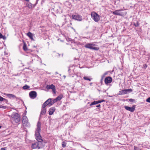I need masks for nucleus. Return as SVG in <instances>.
<instances>
[{
	"mask_svg": "<svg viewBox=\"0 0 150 150\" xmlns=\"http://www.w3.org/2000/svg\"><path fill=\"white\" fill-rule=\"evenodd\" d=\"M134 25L135 27H138L139 26V24L138 23V22H137V23H134Z\"/></svg>",
	"mask_w": 150,
	"mask_h": 150,
	"instance_id": "32",
	"label": "nucleus"
},
{
	"mask_svg": "<svg viewBox=\"0 0 150 150\" xmlns=\"http://www.w3.org/2000/svg\"><path fill=\"white\" fill-rule=\"evenodd\" d=\"M1 38H2L3 39L5 40L6 39V37L5 35H2Z\"/></svg>",
	"mask_w": 150,
	"mask_h": 150,
	"instance_id": "35",
	"label": "nucleus"
},
{
	"mask_svg": "<svg viewBox=\"0 0 150 150\" xmlns=\"http://www.w3.org/2000/svg\"><path fill=\"white\" fill-rule=\"evenodd\" d=\"M6 148H5V147L2 148L0 150H6Z\"/></svg>",
	"mask_w": 150,
	"mask_h": 150,
	"instance_id": "37",
	"label": "nucleus"
},
{
	"mask_svg": "<svg viewBox=\"0 0 150 150\" xmlns=\"http://www.w3.org/2000/svg\"><path fill=\"white\" fill-rule=\"evenodd\" d=\"M125 108L127 110L131 112H133L135 110V106L134 105L132 107L125 106H124Z\"/></svg>",
	"mask_w": 150,
	"mask_h": 150,
	"instance_id": "12",
	"label": "nucleus"
},
{
	"mask_svg": "<svg viewBox=\"0 0 150 150\" xmlns=\"http://www.w3.org/2000/svg\"><path fill=\"white\" fill-rule=\"evenodd\" d=\"M37 128L36 129L35 132V139L37 142H42L43 140L42 139V137L40 135V133L41 131V123L40 122H38L37 123Z\"/></svg>",
	"mask_w": 150,
	"mask_h": 150,
	"instance_id": "1",
	"label": "nucleus"
},
{
	"mask_svg": "<svg viewBox=\"0 0 150 150\" xmlns=\"http://www.w3.org/2000/svg\"><path fill=\"white\" fill-rule=\"evenodd\" d=\"M46 88L48 90L52 89L54 93L55 94L56 93V88L53 84L47 85L46 86Z\"/></svg>",
	"mask_w": 150,
	"mask_h": 150,
	"instance_id": "9",
	"label": "nucleus"
},
{
	"mask_svg": "<svg viewBox=\"0 0 150 150\" xmlns=\"http://www.w3.org/2000/svg\"><path fill=\"white\" fill-rule=\"evenodd\" d=\"M38 146L37 142H36L35 143L32 144L31 146V147L33 149H38Z\"/></svg>",
	"mask_w": 150,
	"mask_h": 150,
	"instance_id": "15",
	"label": "nucleus"
},
{
	"mask_svg": "<svg viewBox=\"0 0 150 150\" xmlns=\"http://www.w3.org/2000/svg\"><path fill=\"white\" fill-rule=\"evenodd\" d=\"M26 6L30 8H31L32 7V4L30 3H28L26 4Z\"/></svg>",
	"mask_w": 150,
	"mask_h": 150,
	"instance_id": "22",
	"label": "nucleus"
},
{
	"mask_svg": "<svg viewBox=\"0 0 150 150\" xmlns=\"http://www.w3.org/2000/svg\"><path fill=\"white\" fill-rule=\"evenodd\" d=\"M96 107L99 108L100 107V104H99L96 106Z\"/></svg>",
	"mask_w": 150,
	"mask_h": 150,
	"instance_id": "38",
	"label": "nucleus"
},
{
	"mask_svg": "<svg viewBox=\"0 0 150 150\" xmlns=\"http://www.w3.org/2000/svg\"><path fill=\"white\" fill-rule=\"evenodd\" d=\"M63 96L62 95H60L57 96L56 98L57 101L60 100L62 98Z\"/></svg>",
	"mask_w": 150,
	"mask_h": 150,
	"instance_id": "19",
	"label": "nucleus"
},
{
	"mask_svg": "<svg viewBox=\"0 0 150 150\" xmlns=\"http://www.w3.org/2000/svg\"><path fill=\"white\" fill-rule=\"evenodd\" d=\"M8 116L11 117L12 119L16 123L19 122L21 120L20 115L16 112H13L11 115H8Z\"/></svg>",
	"mask_w": 150,
	"mask_h": 150,
	"instance_id": "2",
	"label": "nucleus"
},
{
	"mask_svg": "<svg viewBox=\"0 0 150 150\" xmlns=\"http://www.w3.org/2000/svg\"><path fill=\"white\" fill-rule=\"evenodd\" d=\"M26 35L30 38L31 40H34L33 38V34H32L30 32H28L26 34Z\"/></svg>",
	"mask_w": 150,
	"mask_h": 150,
	"instance_id": "16",
	"label": "nucleus"
},
{
	"mask_svg": "<svg viewBox=\"0 0 150 150\" xmlns=\"http://www.w3.org/2000/svg\"><path fill=\"white\" fill-rule=\"evenodd\" d=\"M3 35L1 33H0V38H1L2 37Z\"/></svg>",
	"mask_w": 150,
	"mask_h": 150,
	"instance_id": "39",
	"label": "nucleus"
},
{
	"mask_svg": "<svg viewBox=\"0 0 150 150\" xmlns=\"http://www.w3.org/2000/svg\"><path fill=\"white\" fill-rule=\"evenodd\" d=\"M71 18L72 19L78 21H81L82 20L81 17L78 14L72 15Z\"/></svg>",
	"mask_w": 150,
	"mask_h": 150,
	"instance_id": "10",
	"label": "nucleus"
},
{
	"mask_svg": "<svg viewBox=\"0 0 150 150\" xmlns=\"http://www.w3.org/2000/svg\"><path fill=\"white\" fill-rule=\"evenodd\" d=\"M57 102V101L56 100V99H51V105H52V104H54V103H56Z\"/></svg>",
	"mask_w": 150,
	"mask_h": 150,
	"instance_id": "21",
	"label": "nucleus"
},
{
	"mask_svg": "<svg viewBox=\"0 0 150 150\" xmlns=\"http://www.w3.org/2000/svg\"><path fill=\"white\" fill-rule=\"evenodd\" d=\"M29 95L32 99L35 98L37 96L36 92L35 91H31L29 93Z\"/></svg>",
	"mask_w": 150,
	"mask_h": 150,
	"instance_id": "11",
	"label": "nucleus"
},
{
	"mask_svg": "<svg viewBox=\"0 0 150 150\" xmlns=\"http://www.w3.org/2000/svg\"><path fill=\"white\" fill-rule=\"evenodd\" d=\"M91 17L96 22H98L100 19V16L98 14L94 11L91 12Z\"/></svg>",
	"mask_w": 150,
	"mask_h": 150,
	"instance_id": "5",
	"label": "nucleus"
},
{
	"mask_svg": "<svg viewBox=\"0 0 150 150\" xmlns=\"http://www.w3.org/2000/svg\"><path fill=\"white\" fill-rule=\"evenodd\" d=\"M1 126H0V129L1 128Z\"/></svg>",
	"mask_w": 150,
	"mask_h": 150,
	"instance_id": "41",
	"label": "nucleus"
},
{
	"mask_svg": "<svg viewBox=\"0 0 150 150\" xmlns=\"http://www.w3.org/2000/svg\"><path fill=\"white\" fill-rule=\"evenodd\" d=\"M23 49L25 51H26L27 50L26 46L25 45H23Z\"/></svg>",
	"mask_w": 150,
	"mask_h": 150,
	"instance_id": "26",
	"label": "nucleus"
},
{
	"mask_svg": "<svg viewBox=\"0 0 150 150\" xmlns=\"http://www.w3.org/2000/svg\"><path fill=\"white\" fill-rule=\"evenodd\" d=\"M129 101L130 102H133L134 101V100L132 99H130Z\"/></svg>",
	"mask_w": 150,
	"mask_h": 150,
	"instance_id": "36",
	"label": "nucleus"
},
{
	"mask_svg": "<svg viewBox=\"0 0 150 150\" xmlns=\"http://www.w3.org/2000/svg\"><path fill=\"white\" fill-rule=\"evenodd\" d=\"M147 66L146 65L145 66V67H147Z\"/></svg>",
	"mask_w": 150,
	"mask_h": 150,
	"instance_id": "42",
	"label": "nucleus"
},
{
	"mask_svg": "<svg viewBox=\"0 0 150 150\" xmlns=\"http://www.w3.org/2000/svg\"><path fill=\"white\" fill-rule=\"evenodd\" d=\"M132 91V90L131 89H127L122 90L121 91H120L119 92V94L123 95L127 94L129 92H131Z\"/></svg>",
	"mask_w": 150,
	"mask_h": 150,
	"instance_id": "7",
	"label": "nucleus"
},
{
	"mask_svg": "<svg viewBox=\"0 0 150 150\" xmlns=\"http://www.w3.org/2000/svg\"><path fill=\"white\" fill-rule=\"evenodd\" d=\"M66 143L64 142H63L62 144V146L64 148L66 146Z\"/></svg>",
	"mask_w": 150,
	"mask_h": 150,
	"instance_id": "27",
	"label": "nucleus"
},
{
	"mask_svg": "<svg viewBox=\"0 0 150 150\" xmlns=\"http://www.w3.org/2000/svg\"><path fill=\"white\" fill-rule=\"evenodd\" d=\"M134 150H141V149H140L139 148L134 146Z\"/></svg>",
	"mask_w": 150,
	"mask_h": 150,
	"instance_id": "30",
	"label": "nucleus"
},
{
	"mask_svg": "<svg viewBox=\"0 0 150 150\" xmlns=\"http://www.w3.org/2000/svg\"><path fill=\"white\" fill-rule=\"evenodd\" d=\"M38 146V149L43 148L45 146L46 142L45 141L43 140L42 142H37Z\"/></svg>",
	"mask_w": 150,
	"mask_h": 150,
	"instance_id": "8",
	"label": "nucleus"
},
{
	"mask_svg": "<svg viewBox=\"0 0 150 150\" xmlns=\"http://www.w3.org/2000/svg\"><path fill=\"white\" fill-rule=\"evenodd\" d=\"M96 45L93 44L91 43H89L86 44L84 45V47L86 48H88L91 50H98L99 49V48L98 47H95V46Z\"/></svg>",
	"mask_w": 150,
	"mask_h": 150,
	"instance_id": "4",
	"label": "nucleus"
},
{
	"mask_svg": "<svg viewBox=\"0 0 150 150\" xmlns=\"http://www.w3.org/2000/svg\"><path fill=\"white\" fill-rule=\"evenodd\" d=\"M146 101L149 103H150V97L146 99Z\"/></svg>",
	"mask_w": 150,
	"mask_h": 150,
	"instance_id": "34",
	"label": "nucleus"
},
{
	"mask_svg": "<svg viewBox=\"0 0 150 150\" xmlns=\"http://www.w3.org/2000/svg\"><path fill=\"white\" fill-rule=\"evenodd\" d=\"M147 66L146 65L145 66V67H147Z\"/></svg>",
	"mask_w": 150,
	"mask_h": 150,
	"instance_id": "43",
	"label": "nucleus"
},
{
	"mask_svg": "<svg viewBox=\"0 0 150 150\" xmlns=\"http://www.w3.org/2000/svg\"><path fill=\"white\" fill-rule=\"evenodd\" d=\"M55 110V108L54 107H52L49 110V114L50 115H52Z\"/></svg>",
	"mask_w": 150,
	"mask_h": 150,
	"instance_id": "14",
	"label": "nucleus"
},
{
	"mask_svg": "<svg viewBox=\"0 0 150 150\" xmlns=\"http://www.w3.org/2000/svg\"><path fill=\"white\" fill-rule=\"evenodd\" d=\"M112 13L115 15L124 16L126 14L127 12L123 10H118L113 11Z\"/></svg>",
	"mask_w": 150,
	"mask_h": 150,
	"instance_id": "3",
	"label": "nucleus"
},
{
	"mask_svg": "<svg viewBox=\"0 0 150 150\" xmlns=\"http://www.w3.org/2000/svg\"><path fill=\"white\" fill-rule=\"evenodd\" d=\"M51 98H49L48 100H47L45 102L47 103V104L48 105L49 104H50L51 105Z\"/></svg>",
	"mask_w": 150,
	"mask_h": 150,
	"instance_id": "20",
	"label": "nucleus"
},
{
	"mask_svg": "<svg viewBox=\"0 0 150 150\" xmlns=\"http://www.w3.org/2000/svg\"><path fill=\"white\" fill-rule=\"evenodd\" d=\"M96 101L97 103V104H98L99 103H102V102H105V100H98V101Z\"/></svg>",
	"mask_w": 150,
	"mask_h": 150,
	"instance_id": "29",
	"label": "nucleus"
},
{
	"mask_svg": "<svg viewBox=\"0 0 150 150\" xmlns=\"http://www.w3.org/2000/svg\"><path fill=\"white\" fill-rule=\"evenodd\" d=\"M112 81V79L109 76L105 78V82L106 84L111 83Z\"/></svg>",
	"mask_w": 150,
	"mask_h": 150,
	"instance_id": "13",
	"label": "nucleus"
},
{
	"mask_svg": "<svg viewBox=\"0 0 150 150\" xmlns=\"http://www.w3.org/2000/svg\"><path fill=\"white\" fill-rule=\"evenodd\" d=\"M6 108L7 107L6 106H3L2 105H0V108L5 109H6Z\"/></svg>",
	"mask_w": 150,
	"mask_h": 150,
	"instance_id": "31",
	"label": "nucleus"
},
{
	"mask_svg": "<svg viewBox=\"0 0 150 150\" xmlns=\"http://www.w3.org/2000/svg\"><path fill=\"white\" fill-rule=\"evenodd\" d=\"M4 100H5V99L2 97L1 96H0V101H2Z\"/></svg>",
	"mask_w": 150,
	"mask_h": 150,
	"instance_id": "33",
	"label": "nucleus"
},
{
	"mask_svg": "<svg viewBox=\"0 0 150 150\" xmlns=\"http://www.w3.org/2000/svg\"><path fill=\"white\" fill-rule=\"evenodd\" d=\"M83 79L85 80H89V81H91V79L88 78L87 77V76H84L83 78Z\"/></svg>",
	"mask_w": 150,
	"mask_h": 150,
	"instance_id": "28",
	"label": "nucleus"
},
{
	"mask_svg": "<svg viewBox=\"0 0 150 150\" xmlns=\"http://www.w3.org/2000/svg\"><path fill=\"white\" fill-rule=\"evenodd\" d=\"M46 112V110L45 108H42L41 110V111L40 112V115H45V114Z\"/></svg>",
	"mask_w": 150,
	"mask_h": 150,
	"instance_id": "18",
	"label": "nucleus"
},
{
	"mask_svg": "<svg viewBox=\"0 0 150 150\" xmlns=\"http://www.w3.org/2000/svg\"><path fill=\"white\" fill-rule=\"evenodd\" d=\"M4 94L6 95L9 98H16V96L14 95L11 94H6L4 93Z\"/></svg>",
	"mask_w": 150,
	"mask_h": 150,
	"instance_id": "17",
	"label": "nucleus"
},
{
	"mask_svg": "<svg viewBox=\"0 0 150 150\" xmlns=\"http://www.w3.org/2000/svg\"><path fill=\"white\" fill-rule=\"evenodd\" d=\"M47 105V103L45 102L43 104L42 108H44Z\"/></svg>",
	"mask_w": 150,
	"mask_h": 150,
	"instance_id": "25",
	"label": "nucleus"
},
{
	"mask_svg": "<svg viewBox=\"0 0 150 150\" xmlns=\"http://www.w3.org/2000/svg\"><path fill=\"white\" fill-rule=\"evenodd\" d=\"M25 1H26L28 2L29 1V0H25Z\"/></svg>",
	"mask_w": 150,
	"mask_h": 150,
	"instance_id": "40",
	"label": "nucleus"
},
{
	"mask_svg": "<svg viewBox=\"0 0 150 150\" xmlns=\"http://www.w3.org/2000/svg\"><path fill=\"white\" fill-rule=\"evenodd\" d=\"M30 88V87L27 85L24 86L23 87V88L24 90Z\"/></svg>",
	"mask_w": 150,
	"mask_h": 150,
	"instance_id": "23",
	"label": "nucleus"
},
{
	"mask_svg": "<svg viewBox=\"0 0 150 150\" xmlns=\"http://www.w3.org/2000/svg\"><path fill=\"white\" fill-rule=\"evenodd\" d=\"M97 104V103L96 101H94L93 102H92L90 105V106H91Z\"/></svg>",
	"mask_w": 150,
	"mask_h": 150,
	"instance_id": "24",
	"label": "nucleus"
},
{
	"mask_svg": "<svg viewBox=\"0 0 150 150\" xmlns=\"http://www.w3.org/2000/svg\"><path fill=\"white\" fill-rule=\"evenodd\" d=\"M22 122L23 125L24 126L28 127H29L30 124L28 122V120L26 116L24 115L23 116Z\"/></svg>",
	"mask_w": 150,
	"mask_h": 150,
	"instance_id": "6",
	"label": "nucleus"
}]
</instances>
